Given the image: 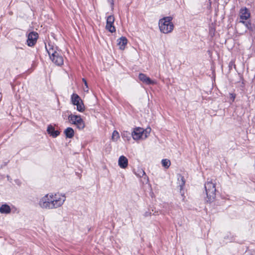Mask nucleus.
<instances>
[{"label":"nucleus","mask_w":255,"mask_h":255,"mask_svg":"<svg viewBox=\"0 0 255 255\" xmlns=\"http://www.w3.org/2000/svg\"><path fill=\"white\" fill-rule=\"evenodd\" d=\"M66 197L60 193H49L39 199V206L43 209L51 210L61 207L64 203Z\"/></svg>","instance_id":"nucleus-1"},{"label":"nucleus","mask_w":255,"mask_h":255,"mask_svg":"<svg viewBox=\"0 0 255 255\" xmlns=\"http://www.w3.org/2000/svg\"><path fill=\"white\" fill-rule=\"evenodd\" d=\"M45 48L53 63L58 66L63 64V56L61 55L57 46L51 43H48L47 45H45Z\"/></svg>","instance_id":"nucleus-2"},{"label":"nucleus","mask_w":255,"mask_h":255,"mask_svg":"<svg viewBox=\"0 0 255 255\" xmlns=\"http://www.w3.org/2000/svg\"><path fill=\"white\" fill-rule=\"evenodd\" d=\"M173 17L172 16H166L159 19L158 22L159 28L161 32L164 34L171 33L174 27L172 22Z\"/></svg>","instance_id":"nucleus-3"},{"label":"nucleus","mask_w":255,"mask_h":255,"mask_svg":"<svg viewBox=\"0 0 255 255\" xmlns=\"http://www.w3.org/2000/svg\"><path fill=\"white\" fill-rule=\"evenodd\" d=\"M216 182L212 180L207 181L205 184V188L206 193V201L211 203L213 202L216 198Z\"/></svg>","instance_id":"nucleus-4"},{"label":"nucleus","mask_w":255,"mask_h":255,"mask_svg":"<svg viewBox=\"0 0 255 255\" xmlns=\"http://www.w3.org/2000/svg\"><path fill=\"white\" fill-rule=\"evenodd\" d=\"M151 131V128H150L143 129L140 127H137L133 128L131 135L133 139L135 140H138L140 139H145L149 135Z\"/></svg>","instance_id":"nucleus-5"},{"label":"nucleus","mask_w":255,"mask_h":255,"mask_svg":"<svg viewBox=\"0 0 255 255\" xmlns=\"http://www.w3.org/2000/svg\"><path fill=\"white\" fill-rule=\"evenodd\" d=\"M68 120L71 124L75 125L79 129H83L85 127V123L80 116L70 114Z\"/></svg>","instance_id":"nucleus-6"},{"label":"nucleus","mask_w":255,"mask_h":255,"mask_svg":"<svg viewBox=\"0 0 255 255\" xmlns=\"http://www.w3.org/2000/svg\"><path fill=\"white\" fill-rule=\"evenodd\" d=\"M72 104L77 106L76 109L80 112L85 110V106L81 98L77 94L73 93L71 97Z\"/></svg>","instance_id":"nucleus-7"},{"label":"nucleus","mask_w":255,"mask_h":255,"mask_svg":"<svg viewBox=\"0 0 255 255\" xmlns=\"http://www.w3.org/2000/svg\"><path fill=\"white\" fill-rule=\"evenodd\" d=\"M251 17V13L250 10L246 7H242L239 13V22H243L245 20H248Z\"/></svg>","instance_id":"nucleus-8"},{"label":"nucleus","mask_w":255,"mask_h":255,"mask_svg":"<svg viewBox=\"0 0 255 255\" xmlns=\"http://www.w3.org/2000/svg\"><path fill=\"white\" fill-rule=\"evenodd\" d=\"M114 21L115 17L113 15H110L107 17L106 28L112 33L116 31V28L114 26Z\"/></svg>","instance_id":"nucleus-9"},{"label":"nucleus","mask_w":255,"mask_h":255,"mask_svg":"<svg viewBox=\"0 0 255 255\" xmlns=\"http://www.w3.org/2000/svg\"><path fill=\"white\" fill-rule=\"evenodd\" d=\"M38 34L35 32H31L28 35L27 43L29 46H33L36 42Z\"/></svg>","instance_id":"nucleus-10"},{"label":"nucleus","mask_w":255,"mask_h":255,"mask_svg":"<svg viewBox=\"0 0 255 255\" xmlns=\"http://www.w3.org/2000/svg\"><path fill=\"white\" fill-rule=\"evenodd\" d=\"M139 80L146 85H154L156 84V82L152 80L149 77H147L145 74L140 73L138 76Z\"/></svg>","instance_id":"nucleus-11"},{"label":"nucleus","mask_w":255,"mask_h":255,"mask_svg":"<svg viewBox=\"0 0 255 255\" xmlns=\"http://www.w3.org/2000/svg\"><path fill=\"white\" fill-rule=\"evenodd\" d=\"M134 172L135 174L138 177H142L144 181H143L147 182L148 181V177L146 175L144 171L141 168H137L134 169Z\"/></svg>","instance_id":"nucleus-12"},{"label":"nucleus","mask_w":255,"mask_h":255,"mask_svg":"<svg viewBox=\"0 0 255 255\" xmlns=\"http://www.w3.org/2000/svg\"><path fill=\"white\" fill-rule=\"evenodd\" d=\"M118 164L121 168H126L128 165L127 158L124 155L121 156L119 158Z\"/></svg>","instance_id":"nucleus-13"},{"label":"nucleus","mask_w":255,"mask_h":255,"mask_svg":"<svg viewBox=\"0 0 255 255\" xmlns=\"http://www.w3.org/2000/svg\"><path fill=\"white\" fill-rule=\"evenodd\" d=\"M118 45L121 50H124L127 44L128 40L126 37L122 36L118 39Z\"/></svg>","instance_id":"nucleus-14"},{"label":"nucleus","mask_w":255,"mask_h":255,"mask_svg":"<svg viewBox=\"0 0 255 255\" xmlns=\"http://www.w3.org/2000/svg\"><path fill=\"white\" fill-rule=\"evenodd\" d=\"M47 131L53 137H56L60 134V132L58 130H55L54 128L51 125L47 127Z\"/></svg>","instance_id":"nucleus-15"},{"label":"nucleus","mask_w":255,"mask_h":255,"mask_svg":"<svg viewBox=\"0 0 255 255\" xmlns=\"http://www.w3.org/2000/svg\"><path fill=\"white\" fill-rule=\"evenodd\" d=\"M10 212H11L10 207L7 204H2L0 207V213L1 214H7L10 213Z\"/></svg>","instance_id":"nucleus-16"},{"label":"nucleus","mask_w":255,"mask_h":255,"mask_svg":"<svg viewBox=\"0 0 255 255\" xmlns=\"http://www.w3.org/2000/svg\"><path fill=\"white\" fill-rule=\"evenodd\" d=\"M64 133L65 134L66 137L71 138L73 137L74 131L72 128H67L64 130Z\"/></svg>","instance_id":"nucleus-17"},{"label":"nucleus","mask_w":255,"mask_h":255,"mask_svg":"<svg viewBox=\"0 0 255 255\" xmlns=\"http://www.w3.org/2000/svg\"><path fill=\"white\" fill-rule=\"evenodd\" d=\"M161 164L163 167L166 169H168L171 164V162L168 159H163L161 160Z\"/></svg>","instance_id":"nucleus-18"},{"label":"nucleus","mask_w":255,"mask_h":255,"mask_svg":"<svg viewBox=\"0 0 255 255\" xmlns=\"http://www.w3.org/2000/svg\"><path fill=\"white\" fill-rule=\"evenodd\" d=\"M120 138V134L118 131L114 130L112 133V140L113 141H117Z\"/></svg>","instance_id":"nucleus-19"},{"label":"nucleus","mask_w":255,"mask_h":255,"mask_svg":"<svg viewBox=\"0 0 255 255\" xmlns=\"http://www.w3.org/2000/svg\"><path fill=\"white\" fill-rule=\"evenodd\" d=\"M178 184H179V186H180V189H182L183 187L185 185V183L184 177L181 175H179L178 178Z\"/></svg>","instance_id":"nucleus-20"},{"label":"nucleus","mask_w":255,"mask_h":255,"mask_svg":"<svg viewBox=\"0 0 255 255\" xmlns=\"http://www.w3.org/2000/svg\"><path fill=\"white\" fill-rule=\"evenodd\" d=\"M244 24L246 27L249 30H252V24L250 21L248 20H245L243 22H240Z\"/></svg>","instance_id":"nucleus-21"},{"label":"nucleus","mask_w":255,"mask_h":255,"mask_svg":"<svg viewBox=\"0 0 255 255\" xmlns=\"http://www.w3.org/2000/svg\"><path fill=\"white\" fill-rule=\"evenodd\" d=\"M122 136L124 138H126L128 140L130 139V133L128 131H124L122 133Z\"/></svg>","instance_id":"nucleus-22"},{"label":"nucleus","mask_w":255,"mask_h":255,"mask_svg":"<svg viewBox=\"0 0 255 255\" xmlns=\"http://www.w3.org/2000/svg\"><path fill=\"white\" fill-rule=\"evenodd\" d=\"M82 81H83V82H84V83L85 86V87H86V88L87 89V90L86 92H88V83H87V81H86V79H84V78H83Z\"/></svg>","instance_id":"nucleus-23"},{"label":"nucleus","mask_w":255,"mask_h":255,"mask_svg":"<svg viewBox=\"0 0 255 255\" xmlns=\"http://www.w3.org/2000/svg\"><path fill=\"white\" fill-rule=\"evenodd\" d=\"M109 2L110 3V4L111 5V7L113 9L114 7V0H109Z\"/></svg>","instance_id":"nucleus-24"},{"label":"nucleus","mask_w":255,"mask_h":255,"mask_svg":"<svg viewBox=\"0 0 255 255\" xmlns=\"http://www.w3.org/2000/svg\"><path fill=\"white\" fill-rule=\"evenodd\" d=\"M235 97L236 96L234 94H230V98L233 101H234Z\"/></svg>","instance_id":"nucleus-25"},{"label":"nucleus","mask_w":255,"mask_h":255,"mask_svg":"<svg viewBox=\"0 0 255 255\" xmlns=\"http://www.w3.org/2000/svg\"><path fill=\"white\" fill-rule=\"evenodd\" d=\"M150 214H151V213H150V212H146L144 213V217H147V216H150Z\"/></svg>","instance_id":"nucleus-26"},{"label":"nucleus","mask_w":255,"mask_h":255,"mask_svg":"<svg viewBox=\"0 0 255 255\" xmlns=\"http://www.w3.org/2000/svg\"><path fill=\"white\" fill-rule=\"evenodd\" d=\"M87 90V89L86 88H86H84V90L85 92H86Z\"/></svg>","instance_id":"nucleus-27"}]
</instances>
